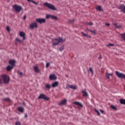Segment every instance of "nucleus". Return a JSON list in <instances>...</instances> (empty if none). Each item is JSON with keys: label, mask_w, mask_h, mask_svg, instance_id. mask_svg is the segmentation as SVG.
Wrapping results in <instances>:
<instances>
[{"label": "nucleus", "mask_w": 125, "mask_h": 125, "mask_svg": "<svg viewBox=\"0 0 125 125\" xmlns=\"http://www.w3.org/2000/svg\"><path fill=\"white\" fill-rule=\"evenodd\" d=\"M32 2H33V3H34V4H38L39 3L38 2H36L35 1L33 0L32 1Z\"/></svg>", "instance_id": "40"}, {"label": "nucleus", "mask_w": 125, "mask_h": 125, "mask_svg": "<svg viewBox=\"0 0 125 125\" xmlns=\"http://www.w3.org/2000/svg\"><path fill=\"white\" fill-rule=\"evenodd\" d=\"M63 49H64V46H62L60 48V51H62V50H63Z\"/></svg>", "instance_id": "36"}, {"label": "nucleus", "mask_w": 125, "mask_h": 125, "mask_svg": "<svg viewBox=\"0 0 125 125\" xmlns=\"http://www.w3.org/2000/svg\"><path fill=\"white\" fill-rule=\"evenodd\" d=\"M30 29H34V28H38V23L36 22H32L30 24Z\"/></svg>", "instance_id": "8"}, {"label": "nucleus", "mask_w": 125, "mask_h": 125, "mask_svg": "<svg viewBox=\"0 0 125 125\" xmlns=\"http://www.w3.org/2000/svg\"><path fill=\"white\" fill-rule=\"evenodd\" d=\"M82 92L83 93V96L84 97H86V96H88V94H87V92H86L85 90L82 91Z\"/></svg>", "instance_id": "20"}, {"label": "nucleus", "mask_w": 125, "mask_h": 125, "mask_svg": "<svg viewBox=\"0 0 125 125\" xmlns=\"http://www.w3.org/2000/svg\"><path fill=\"white\" fill-rule=\"evenodd\" d=\"M16 125H21V123H20V122L18 121L15 123Z\"/></svg>", "instance_id": "35"}, {"label": "nucleus", "mask_w": 125, "mask_h": 125, "mask_svg": "<svg viewBox=\"0 0 125 125\" xmlns=\"http://www.w3.org/2000/svg\"><path fill=\"white\" fill-rule=\"evenodd\" d=\"M95 112H96V113H97V114L98 115H100V112H99L98 110H97V109H95Z\"/></svg>", "instance_id": "38"}, {"label": "nucleus", "mask_w": 125, "mask_h": 125, "mask_svg": "<svg viewBox=\"0 0 125 125\" xmlns=\"http://www.w3.org/2000/svg\"><path fill=\"white\" fill-rule=\"evenodd\" d=\"M13 8L16 10L17 12H20L21 10H22V6L18 5H14Z\"/></svg>", "instance_id": "6"}, {"label": "nucleus", "mask_w": 125, "mask_h": 125, "mask_svg": "<svg viewBox=\"0 0 125 125\" xmlns=\"http://www.w3.org/2000/svg\"><path fill=\"white\" fill-rule=\"evenodd\" d=\"M105 25H106V26H110V23H105Z\"/></svg>", "instance_id": "43"}, {"label": "nucleus", "mask_w": 125, "mask_h": 125, "mask_svg": "<svg viewBox=\"0 0 125 125\" xmlns=\"http://www.w3.org/2000/svg\"><path fill=\"white\" fill-rule=\"evenodd\" d=\"M88 31L90 32V33H92V34H95V31L94 30H88Z\"/></svg>", "instance_id": "33"}, {"label": "nucleus", "mask_w": 125, "mask_h": 125, "mask_svg": "<svg viewBox=\"0 0 125 125\" xmlns=\"http://www.w3.org/2000/svg\"><path fill=\"white\" fill-rule=\"evenodd\" d=\"M37 22L40 23V24H42V23H45L46 20L45 19H36Z\"/></svg>", "instance_id": "11"}, {"label": "nucleus", "mask_w": 125, "mask_h": 125, "mask_svg": "<svg viewBox=\"0 0 125 125\" xmlns=\"http://www.w3.org/2000/svg\"><path fill=\"white\" fill-rule=\"evenodd\" d=\"M20 37H21V38H22V41L25 40V36H26L25 32H21L20 33Z\"/></svg>", "instance_id": "14"}, {"label": "nucleus", "mask_w": 125, "mask_h": 125, "mask_svg": "<svg viewBox=\"0 0 125 125\" xmlns=\"http://www.w3.org/2000/svg\"><path fill=\"white\" fill-rule=\"evenodd\" d=\"M89 71L92 73V75H93V69H92V67H90L89 68Z\"/></svg>", "instance_id": "32"}, {"label": "nucleus", "mask_w": 125, "mask_h": 125, "mask_svg": "<svg viewBox=\"0 0 125 125\" xmlns=\"http://www.w3.org/2000/svg\"><path fill=\"white\" fill-rule=\"evenodd\" d=\"M74 21H75L74 20H73L72 21L70 20L69 21V22H70V23H73V22H74Z\"/></svg>", "instance_id": "41"}, {"label": "nucleus", "mask_w": 125, "mask_h": 125, "mask_svg": "<svg viewBox=\"0 0 125 125\" xmlns=\"http://www.w3.org/2000/svg\"><path fill=\"white\" fill-rule=\"evenodd\" d=\"M99 59H101V56H100V57H99Z\"/></svg>", "instance_id": "49"}, {"label": "nucleus", "mask_w": 125, "mask_h": 125, "mask_svg": "<svg viewBox=\"0 0 125 125\" xmlns=\"http://www.w3.org/2000/svg\"><path fill=\"white\" fill-rule=\"evenodd\" d=\"M105 76L107 78V79H110V77H113V73L109 74L108 72H106L105 74Z\"/></svg>", "instance_id": "16"}, {"label": "nucleus", "mask_w": 125, "mask_h": 125, "mask_svg": "<svg viewBox=\"0 0 125 125\" xmlns=\"http://www.w3.org/2000/svg\"><path fill=\"white\" fill-rule=\"evenodd\" d=\"M88 25H93V23L92 22H90L88 23Z\"/></svg>", "instance_id": "45"}, {"label": "nucleus", "mask_w": 125, "mask_h": 125, "mask_svg": "<svg viewBox=\"0 0 125 125\" xmlns=\"http://www.w3.org/2000/svg\"><path fill=\"white\" fill-rule=\"evenodd\" d=\"M118 9L121 10L123 13H125V4H121L119 7Z\"/></svg>", "instance_id": "10"}, {"label": "nucleus", "mask_w": 125, "mask_h": 125, "mask_svg": "<svg viewBox=\"0 0 125 125\" xmlns=\"http://www.w3.org/2000/svg\"><path fill=\"white\" fill-rule=\"evenodd\" d=\"M34 70L35 73H40V69H39V67H38V66H34Z\"/></svg>", "instance_id": "18"}, {"label": "nucleus", "mask_w": 125, "mask_h": 125, "mask_svg": "<svg viewBox=\"0 0 125 125\" xmlns=\"http://www.w3.org/2000/svg\"><path fill=\"white\" fill-rule=\"evenodd\" d=\"M18 110L19 112H21V113H23L24 112V107H20L18 108Z\"/></svg>", "instance_id": "22"}, {"label": "nucleus", "mask_w": 125, "mask_h": 125, "mask_svg": "<svg viewBox=\"0 0 125 125\" xmlns=\"http://www.w3.org/2000/svg\"><path fill=\"white\" fill-rule=\"evenodd\" d=\"M16 42H22L24 40H21L19 38H17L16 39Z\"/></svg>", "instance_id": "30"}, {"label": "nucleus", "mask_w": 125, "mask_h": 125, "mask_svg": "<svg viewBox=\"0 0 125 125\" xmlns=\"http://www.w3.org/2000/svg\"><path fill=\"white\" fill-rule=\"evenodd\" d=\"M101 112L102 114H103L104 113V110H101Z\"/></svg>", "instance_id": "44"}, {"label": "nucleus", "mask_w": 125, "mask_h": 125, "mask_svg": "<svg viewBox=\"0 0 125 125\" xmlns=\"http://www.w3.org/2000/svg\"><path fill=\"white\" fill-rule=\"evenodd\" d=\"M114 45H115V44H112V43H109V44L106 45V46H114Z\"/></svg>", "instance_id": "34"}, {"label": "nucleus", "mask_w": 125, "mask_h": 125, "mask_svg": "<svg viewBox=\"0 0 125 125\" xmlns=\"http://www.w3.org/2000/svg\"><path fill=\"white\" fill-rule=\"evenodd\" d=\"M81 34H82V35H83V36H84V37H87L88 38L90 39V38H91L89 35L86 34H84L83 32H82Z\"/></svg>", "instance_id": "24"}, {"label": "nucleus", "mask_w": 125, "mask_h": 125, "mask_svg": "<svg viewBox=\"0 0 125 125\" xmlns=\"http://www.w3.org/2000/svg\"><path fill=\"white\" fill-rule=\"evenodd\" d=\"M50 65V63L49 62H47L46 64V68H48V67H49V65Z\"/></svg>", "instance_id": "37"}, {"label": "nucleus", "mask_w": 125, "mask_h": 125, "mask_svg": "<svg viewBox=\"0 0 125 125\" xmlns=\"http://www.w3.org/2000/svg\"><path fill=\"white\" fill-rule=\"evenodd\" d=\"M115 74L119 79H125V74L123 73H120L119 71H116Z\"/></svg>", "instance_id": "5"}, {"label": "nucleus", "mask_w": 125, "mask_h": 125, "mask_svg": "<svg viewBox=\"0 0 125 125\" xmlns=\"http://www.w3.org/2000/svg\"><path fill=\"white\" fill-rule=\"evenodd\" d=\"M59 85V83L57 81L55 82L54 83H52V86L53 87H56Z\"/></svg>", "instance_id": "15"}, {"label": "nucleus", "mask_w": 125, "mask_h": 125, "mask_svg": "<svg viewBox=\"0 0 125 125\" xmlns=\"http://www.w3.org/2000/svg\"><path fill=\"white\" fill-rule=\"evenodd\" d=\"M121 37H122V39H123L125 42V33L123 34H121Z\"/></svg>", "instance_id": "31"}, {"label": "nucleus", "mask_w": 125, "mask_h": 125, "mask_svg": "<svg viewBox=\"0 0 125 125\" xmlns=\"http://www.w3.org/2000/svg\"><path fill=\"white\" fill-rule=\"evenodd\" d=\"M74 104L78 105V106H80V107H83V104H82L80 102H74Z\"/></svg>", "instance_id": "26"}, {"label": "nucleus", "mask_w": 125, "mask_h": 125, "mask_svg": "<svg viewBox=\"0 0 125 125\" xmlns=\"http://www.w3.org/2000/svg\"><path fill=\"white\" fill-rule=\"evenodd\" d=\"M39 99H44V100H49V98L46 97L45 95L41 94L39 97Z\"/></svg>", "instance_id": "7"}, {"label": "nucleus", "mask_w": 125, "mask_h": 125, "mask_svg": "<svg viewBox=\"0 0 125 125\" xmlns=\"http://www.w3.org/2000/svg\"><path fill=\"white\" fill-rule=\"evenodd\" d=\"M3 101H5L6 102H11V100L8 98H5L2 99Z\"/></svg>", "instance_id": "21"}, {"label": "nucleus", "mask_w": 125, "mask_h": 125, "mask_svg": "<svg viewBox=\"0 0 125 125\" xmlns=\"http://www.w3.org/2000/svg\"><path fill=\"white\" fill-rule=\"evenodd\" d=\"M43 5L45 6H46L47 7H48V8H49L50 9H52V10H56V8H55V6L52 5V4H50L47 2H44L43 3Z\"/></svg>", "instance_id": "3"}, {"label": "nucleus", "mask_w": 125, "mask_h": 125, "mask_svg": "<svg viewBox=\"0 0 125 125\" xmlns=\"http://www.w3.org/2000/svg\"><path fill=\"white\" fill-rule=\"evenodd\" d=\"M6 30L7 31H8V32H9L10 31V28L9 27V26L6 27Z\"/></svg>", "instance_id": "39"}, {"label": "nucleus", "mask_w": 125, "mask_h": 125, "mask_svg": "<svg viewBox=\"0 0 125 125\" xmlns=\"http://www.w3.org/2000/svg\"><path fill=\"white\" fill-rule=\"evenodd\" d=\"M15 63H16V61L14 60H10L9 61V65L7 67V70L10 71V70L13 69L15 67Z\"/></svg>", "instance_id": "1"}, {"label": "nucleus", "mask_w": 125, "mask_h": 125, "mask_svg": "<svg viewBox=\"0 0 125 125\" xmlns=\"http://www.w3.org/2000/svg\"><path fill=\"white\" fill-rule=\"evenodd\" d=\"M68 88H71L72 89H77V88H78V86H77V85L68 84L66 86V89H68Z\"/></svg>", "instance_id": "9"}, {"label": "nucleus", "mask_w": 125, "mask_h": 125, "mask_svg": "<svg viewBox=\"0 0 125 125\" xmlns=\"http://www.w3.org/2000/svg\"><path fill=\"white\" fill-rule=\"evenodd\" d=\"M49 79L51 80H53V81H55V80L57 79V77H56V75H55V74H52L50 75Z\"/></svg>", "instance_id": "13"}, {"label": "nucleus", "mask_w": 125, "mask_h": 125, "mask_svg": "<svg viewBox=\"0 0 125 125\" xmlns=\"http://www.w3.org/2000/svg\"><path fill=\"white\" fill-rule=\"evenodd\" d=\"M26 18H27V17L26 16V15H24L23 17V20H26Z\"/></svg>", "instance_id": "42"}, {"label": "nucleus", "mask_w": 125, "mask_h": 125, "mask_svg": "<svg viewBox=\"0 0 125 125\" xmlns=\"http://www.w3.org/2000/svg\"><path fill=\"white\" fill-rule=\"evenodd\" d=\"M65 42V39H62L61 38L53 39L52 45L53 46H56V45H57L59 42Z\"/></svg>", "instance_id": "2"}, {"label": "nucleus", "mask_w": 125, "mask_h": 125, "mask_svg": "<svg viewBox=\"0 0 125 125\" xmlns=\"http://www.w3.org/2000/svg\"><path fill=\"white\" fill-rule=\"evenodd\" d=\"M27 0V1L31 2H32V1H33L32 0Z\"/></svg>", "instance_id": "47"}, {"label": "nucleus", "mask_w": 125, "mask_h": 125, "mask_svg": "<svg viewBox=\"0 0 125 125\" xmlns=\"http://www.w3.org/2000/svg\"><path fill=\"white\" fill-rule=\"evenodd\" d=\"M17 74L18 75V76H20L21 77H23V73L20 71H18Z\"/></svg>", "instance_id": "29"}, {"label": "nucleus", "mask_w": 125, "mask_h": 125, "mask_svg": "<svg viewBox=\"0 0 125 125\" xmlns=\"http://www.w3.org/2000/svg\"><path fill=\"white\" fill-rule=\"evenodd\" d=\"M66 103H67V100H63L59 104V105H65Z\"/></svg>", "instance_id": "17"}, {"label": "nucleus", "mask_w": 125, "mask_h": 125, "mask_svg": "<svg viewBox=\"0 0 125 125\" xmlns=\"http://www.w3.org/2000/svg\"><path fill=\"white\" fill-rule=\"evenodd\" d=\"M111 109H113V110H115V111H117V106L114 105H111Z\"/></svg>", "instance_id": "28"}, {"label": "nucleus", "mask_w": 125, "mask_h": 125, "mask_svg": "<svg viewBox=\"0 0 125 125\" xmlns=\"http://www.w3.org/2000/svg\"><path fill=\"white\" fill-rule=\"evenodd\" d=\"M2 78L4 83H9V81H10L9 76L7 75H3L2 76Z\"/></svg>", "instance_id": "4"}, {"label": "nucleus", "mask_w": 125, "mask_h": 125, "mask_svg": "<svg viewBox=\"0 0 125 125\" xmlns=\"http://www.w3.org/2000/svg\"><path fill=\"white\" fill-rule=\"evenodd\" d=\"M120 102L121 103V104H124V105H125V99H121L120 100Z\"/></svg>", "instance_id": "27"}, {"label": "nucleus", "mask_w": 125, "mask_h": 125, "mask_svg": "<svg viewBox=\"0 0 125 125\" xmlns=\"http://www.w3.org/2000/svg\"><path fill=\"white\" fill-rule=\"evenodd\" d=\"M97 10H99V11H102L103 9H102V7L101 6H97L96 7Z\"/></svg>", "instance_id": "23"}, {"label": "nucleus", "mask_w": 125, "mask_h": 125, "mask_svg": "<svg viewBox=\"0 0 125 125\" xmlns=\"http://www.w3.org/2000/svg\"><path fill=\"white\" fill-rule=\"evenodd\" d=\"M45 86L47 89H50V88H51V84H50L46 83L45 85Z\"/></svg>", "instance_id": "19"}, {"label": "nucleus", "mask_w": 125, "mask_h": 125, "mask_svg": "<svg viewBox=\"0 0 125 125\" xmlns=\"http://www.w3.org/2000/svg\"><path fill=\"white\" fill-rule=\"evenodd\" d=\"M49 18H51V19H57V17H56L55 16L47 15L46 16V19H49Z\"/></svg>", "instance_id": "12"}, {"label": "nucleus", "mask_w": 125, "mask_h": 125, "mask_svg": "<svg viewBox=\"0 0 125 125\" xmlns=\"http://www.w3.org/2000/svg\"><path fill=\"white\" fill-rule=\"evenodd\" d=\"M28 117V116L27 115V113H26L25 114V118H27Z\"/></svg>", "instance_id": "48"}, {"label": "nucleus", "mask_w": 125, "mask_h": 125, "mask_svg": "<svg viewBox=\"0 0 125 125\" xmlns=\"http://www.w3.org/2000/svg\"><path fill=\"white\" fill-rule=\"evenodd\" d=\"M114 26L119 29V28H122V25H118L117 23H113Z\"/></svg>", "instance_id": "25"}, {"label": "nucleus", "mask_w": 125, "mask_h": 125, "mask_svg": "<svg viewBox=\"0 0 125 125\" xmlns=\"http://www.w3.org/2000/svg\"><path fill=\"white\" fill-rule=\"evenodd\" d=\"M0 83H2V80L0 79Z\"/></svg>", "instance_id": "46"}]
</instances>
